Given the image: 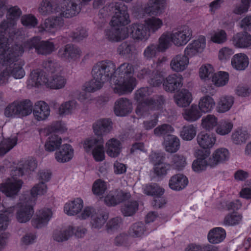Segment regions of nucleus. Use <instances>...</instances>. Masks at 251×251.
<instances>
[{"instance_id": "603ef678", "label": "nucleus", "mask_w": 251, "mask_h": 251, "mask_svg": "<svg viewBox=\"0 0 251 251\" xmlns=\"http://www.w3.org/2000/svg\"><path fill=\"white\" fill-rule=\"evenodd\" d=\"M15 207H10L0 213V230L6 229L9 224V218L14 212Z\"/></svg>"}, {"instance_id": "9d476101", "label": "nucleus", "mask_w": 251, "mask_h": 251, "mask_svg": "<svg viewBox=\"0 0 251 251\" xmlns=\"http://www.w3.org/2000/svg\"><path fill=\"white\" fill-rule=\"evenodd\" d=\"M84 148L86 152L92 151L96 161H101L104 159L103 140L102 137L87 139L84 144Z\"/></svg>"}, {"instance_id": "cd10ccee", "label": "nucleus", "mask_w": 251, "mask_h": 251, "mask_svg": "<svg viewBox=\"0 0 251 251\" xmlns=\"http://www.w3.org/2000/svg\"><path fill=\"white\" fill-rule=\"evenodd\" d=\"M189 64V59L184 55L178 54L172 59L170 66L171 68L176 72L185 70Z\"/></svg>"}, {"instance_id": "ea45409f", "label": "nucleus", "mask_w": 251, "mask_h": 251, "mask_svg": "<svg viewBox=\"0 0 251 251\" xmlns=\"http://www.w3.org/2000/svg\"><path fill=\"white\" fill-rule=\"evenodd\" d=\"M106 152L112 157H117L121 151V143L117 139H111L106 143Z\"/></svg>"}, {"instance_id": "338daca9", "label": "nucleus", "mask_w": 251, "mask_h": 251, "mask_svg": "<svg viewBox=\"0 0 251 251\" xmlns=\"http://www.w3.org/2000/svg\"><path fill=\"white\" fill-rule=\"evenodd\" d=\"M136 47L133 44H129L126 42L122 43L118 48L120 54L125 55L134 54L136 52Z\"/></svg>"}, {"instance_id": "f8f14e48", "label": "nucleus", "mask_w": 251, "mask_h": 251, "mask_svg": "<svg viewBox=\"0 0 251 251\" xmlns=\"http://www.w3.org/2000/svg\"><path fill=\"white\" fill-rule=\"evenodd\" d=\"M80 49L75 45L69 44L60 48L58 56L65 61L73 62L78 59L81 56Z\"/></svg>"}, {"instance_id": "6e6552de", "label": "nucleus", "mask_w": 251, "mask_h": 251, "mask_svg": "<svg viewBox=\"0 0 251 251\" xmlns=\"http://www.w3.org/2000/svg\"><path fill=\"white\" fill-rule=\"evenodd\" d=\"M165 102L166 98L164 96L155 95L138 104L136 112L139 115H143L149 110H160L163 108Z\"/></svg>"}, {"instance_id": "774afa93", "label": "nucleus", "mask_w": 251, "mask_h": 251, "mask_svg": "<svg viewBox=\"0 0 251 251\" xmlns=\"http://www.w3.org/2000/svg\"><path fill=\"white\" fill-rule=\"evenodd\" d=\"M174 131L173 127L168 124H163L156 127L153 130L154 134L158 137L170 135V133Z\"/></svg>"}, {"instance_id": "4c0bfd02", "label": "nucleus", "mask_w": 251, "mask_h": 251, "mask_svg": "<svg viewBox=\"0 0 251 251\" xmlns=\"http://www.w3.org/2000/svg\"><path fill=\"white\" fill-rule=\"evenodd\" d=\"M62 143V139L55 133L51 134L47 140L45 147L47 151H53L59 149Z\"/></svg>"}, {"instance_id": "393cba45", "label": "nucleus", "mask_w": 251, "mask_h": 251, "mask_svg": "<svg viewBox=\"0 0 251 251\" xmlns=\"http://www.w3.org/2000/svg\"><path fill=\"white\" fill-rule=\"evenodd\" d=\"M32 111H33L35 119L38 121L46 119L50 114V107L44 101L36 102L34 104V108H32Z\"/></svg>"}, {"instance_id": "bb28decb", "label": "nucleus", "mask_w": 251, "mask_h": 251, "mask_svg": "<svg viewBox=\"0 0 251 251\" xmlns=\"http://www.w3.org/2000/svg\"><path fill=\"white\" fill-rule=\"evenodd\" d=\"M55 152V158L59 162L64 163L70 160L74 154V150L69 144H64Z\"/></svg>"}, {"instance_id": "e2e57ef3", "label": "nucleus", "mask_w": 251, "mask_h": 251, "mask_svg": "<svg viewBox=\"0 0 251 251\" xmlns=\"http://www.w3.org/2000/svg\"><path fill=\"white\" fill-rule=\"evenodd\" d=\"M160 52L157 45L155 44H151L148 46L143 52L144 58L147 60H150L157 55V53Z\"/></svg>"}, {"instance_id": "f3484780", "label": "nucleus", "mask_w": 251, "mask_h": 251, "mask_svg": "<svg viewBox=\"0 0 251 251\" xmlns=\"http://www.w3.org/2000/svg\"><path fill=\"white\" fill-rule=\"evenodd\" d=\"M33 204L26 201L19 207L16 212V219L21 223L28 221L34 213Z\"/></svg>"}, {"instance_id": "4468645a", "label": "nucleus", "mask_w": 251, "mask_h": 251, "mask_svg": "<svg viewBox=\"0 0 251 251\" xmlns=\"http://www.w3.org/2000/svg\"><path fill=\"white\" fill-rule=\"evenodd\" d=\"M210 153L209 150H199L196 152L197 159L194 161L192 164L193 170L198 173L201 172L209 166V159L207 161L206 159Z\"/></svg>"}, {"instance_id": "9b49d317", "label": "nucleus", "mask_w": 251, "mask_h": 251, "mask_svg": "<svg viewBox=\"0 0 251 251\" xmlns=\"http://www.w3.org/2000/svg\"><path fill=\"white\" fill-rule=\"evenodd\" d=\"M171 34L172 42L179 47L186 45L190 40L193 31L188 25H183L174 29Z\"/></svg>"}, {"instance_id": "2f4dec72", "label": "nucleus", "mask_w": 251, "mask_h": 251, "mask_svg": "<svg viewBox=\"0 0 251 251\" xmlns=\"http://www.w3.org/2000/svg\"><path fill=\"white\" fill-rule=\"evenodd\" d=\"M226 232L222 227H215L211 229L207 235V239L209 243L213 244H218L222 242L226 238Z\"/></svg>"}, {"instance_id": "a18cd8bd", "label": "nucleus", "mask_w": 251, "mask_h": 251, "mask_svg": "<svg viewBox=\"0 0 251 251\" xmlns=\"http://www.w3.org/2000/svg\"><path fill=\"white\" fill-rule=\"evenodd\" d=\"M242 215L238 212H233L226 215L223 221V224L226 226H234L242 221Z\"/></svg>"}, {"instance_id": "37998d69", "label": "nucleus", "mask_w": 251, "mask_h": 251, "mask_svg": "<svg viewBox=\"0 0 251 251\" xmlns=\"http://www.w3.org/2000/svg\"><path fill=\"white\" fill-rule=\"evenodd\" d=\"M42 65L45 71L48 73V75L50 74L52 75L55 74H59L61 71L59 64L55 60H48L44 61Z\"/></svg>"}, {"instance_id": "dca6fc26", "label": "nucleus", "mask_w": 251, "mask_h": 251, "mask_svg": "<svg viewBox=\"0 0 251 251\" xmlns=\"http://www.w3.org/2000/svg\"><path fill=\"white\" fill-rule=\"evenodd\" d=\"M37 163L35 159L30 158L25 161H21L18 164L16 169L12 172L13 176H22L31 172H33L36 169Z\"/></svg>"}, {"instance_id": "39448f33", "label": "nucleus", "mask_w": 251, "mask_h": 251, "mask_svg": "<svg viewBox=\"0 0 251 251\" xmlns=\"http://www.w3.org/2000/svg\"><path fill=\"white\" fill-rule=\"evenodd\" d=\"M46 74V72L44 70L37 69L31 72L30 77L36 86L45 84L54 89H59L64 87L66 80L59 74H55L50 77H48Z\"/></svg>"}, {"instance_id": "6e6d98bb", "label": "nucleus", "mask_w": 251, "mask_h": 251, "mask_svg": "<svg viewBox=\"0 0 251 251\" xmlns=\"http://www.w3.org/2000/svg\"><path fill=\"white\" fill-rule=\"evenodd\" d=\"M145 24L149 29V34L151 32H155L163 25L162 20L158 18L152 17L145 21Z\"/></svg>"}, {"instance_id": "a878e982", "label": "nucleus", "mask_w": 251, "mask_h": 251, "mask_svg": "<svg viewBox=\"0 0 251 251\" xmlns=\"http://www.w3.org/2000/svg\"><path fill=\"white\" fill-rule=\"evenodd\" d=\"M188 183L187 177L183 174H178L173 176L169 180L170 188L175 191H180L184 189Z\"/></svg>"}, {"instance_id": "e433bc0d", "label": "nucleus", "mask_w": 251, "mask_h": 251, "mask_svg": "<svg viewBox=\"0 0 251 251\" xmlns=\"http://www.w3.org/2000/svg\"><path fill=\"white\" fill-rule=\"evenodd\" d=\"M164 145L167 151L175 152L179 149V140L175 135H168L164 138Z\"/></svg>"}, {"instance_id": "f03ea898", "label": "nucleus", "mask_w": 251, "mask_h": 251, "mask_svg": "<svg viewBox=\"0 0 251 251\" xmlns=\"http://www.w3.org/2000/svg\"><path fill=\"white\" fill-rule=\"evenodd\" d=\"M133 66L128 62L121 64L114 74L113 87L115 93L123 95L131 93L137 84V80L134 76Z\"/></svg>"}, {"instance_id": "ddd939ff", "label": "nucleus", "mask_w": 251, "mask_h": 251, "mask_svg": "<svg viewBox=\"0 0 251 251\" xmlns=\"http://www.w3.org/2000/svg\"><path fill=\"white\" fill-rule=\"evenodd\" d=\"M183 77L178 74H174L168 75L164 80L163 87L168 92L175 93L179 90L182 86Z\"/></svg>"}, {"instance_id": "412c9836", "label": "nucleus", "mask_w": 251, "mask_h": 251, "mask_svg": "<svg viewBox=\"0 0 251 251\" xmlns=\"http://www.w3.org/2000/svg\"><path fill=\"white\" fill-rule=\"evenodd\" d=\"M13 180H9L5 183L1 184L0 190L7 197L17 195L23 184L21 179L16 180L13 177Z\"/></svg>"}, {"instance_id": "1a4fd4ad", "label": "nucleus", "mask_w": 251, "mask_h": 251, "mask_svg": "<svg viewBox=\"0 0 251 251\" xmlns=\"http://www.w3.org/2000/svg\"><path fill=\"white\" fill-rule=\"evenodd\" d=\"M25 49L28 50L35 49L39 54L48 55L51 53L55 49L53 43L49 41H41L38 37H34L24 44Z\"/></svg>"}, {"instance_id": "f257e3e1", "label": "nucleus", "mask_w": 251, "mask_h": 251, "mask_svg": "<svg viewBox=\"0 0 251 251\" xmlns=\"http://www.w3.org/2000/svg\"><path fill=\"white\" fill-rule=\"evenodd\" d=\"M10 42H0V63L2 65L9 66L8 71L16 79H21L25 75L22 66L24 61L19 57L24 52L22 46L15 45L9 47Z\"/></svg>"}, {"instance_id": "5701e85b", "label": "nucleus", "mask_w": 251, "mask_h": 251, "mask_svg": "<svg viewBox=\"0 0 251 251\" xmlns=\"http://www.w3.org/2000/svg\"><path fill=\"white\" fill-rule=\"evenodd\" d=\"M128 31L136 39L147 40L150 36L149 29L145 23L133 24L129 26Z\"/></svg>"}, {"instance_id": "4be33fe9", "label": "nucleus", "mask_w": 251, "mask_h": 251, "mask_svg": "<svg viewBox=\"0 0 251 251\" xmlns=\"http://www.w3.org/2000/svg\"><path fill=\"white\" fill-rule=\"evenodd\" d=\"M52 216V212L49 208H44L40 210L37 213L35 218L32 221L33 226L40 228L46 226Z\"/></svg>"}, {"instance_id": "72a5a7b5", "label": "nucleus", "mask_w": 251, "mask_h": 251, "mask_svg": "<svg viewBox=\"0 0 251 251\" xmlns=\"http://www.w3.org/2000/svg\"><path fill=\"white\" fill-rule=\"evenodd\" d=\"M249 63L247 55L244 53H238L234 55L231 59V64L237 70H244Z\"/></svg>"}, {"instance_id": "49530a36", "label": "nucleus", "mask_w": 251, "mask_h": 251, "mask_svg": "<svg viewBox=\"0 0 251 251\" xmlns=\"http://www.w3.org/2000/svg\"><path fill=\"white\" fill-rule=\"evenodd\" d=\"M184 118L189 122L197 121L201 117L199 108L196 105H192L191 107L185 110Z\"/></svg>"}, {"instance_id": "473e14b6", "label": "nucleus", "mask_w": 251, "mask_h": 251, "mask_svg": "<svg viewBox=\"0 0 251 251\" xmlns=\"http://www.w3.org/2000/svg\"><path fill=\"white\" fill-rule=\"evenodd\" d=\"M83 207V201L77 198L65 204L64 210L68 215H75L79 213Z\"/></svg>"}, {"instance_id": "052dcab7", "label": "nucleus", "mask_w": 251, "mask_h": 251, "mask_svg": "<svg viewBox=\"0 0 251 251\" xmlns=\"http://www.w3.org/2000/svg\"><path fill=\"white\" fill-rule=\"evenodd\" d=\"M77 106V102L75 100L66 101L59 107V112L60 115L71 114L74 111Z\"/></svg>"}, {"instance_id": "a211bd4d", "label": "nucleus", "mask_w": 251, "mask_h": 251, "mask_svg": "<svg viewBox=\"0 0 251 251\" xmlns=\"http://www.w3.org/2000/svg\"><path fill=\"white\" fill-rule=\"evenodd\" d=\"M206 39L204 36H200L197 40L188 45L184 50V55L189 58L202 51L205 47Z\"/></svg>"}, {"instance_id": "20e7f679", "label": "nucleus", "mask_w": 251, "mask_h": 251, "mask_svg": "<svg viewBox=\"0 0 251 251\" xmlns=\"http://www.w3.org/2000/svg\"><path fill=\"white\" fill-rule=\"evenodd\" d=\"M111 13L114 14L111 20V25L125 26L130 22L127 7L122 2L110 4L108 6L103 7L99 11V14L103 18L110 15Z\"/></svg>"}, {"instance_id": "5fc2aeb1", "label": "nucleus", "mask_w": 251, "mask_h": 251, "mask_svg": "<svg viewBox=\"0 0 251 251\" xmlns=\"http://www.w3.org/2000/svg\"><path fill=\"white\" fill-rule=\"evenodd\" d=\"M212 75L211 81L217 86H222L226 85L228 81V74L225 72H219L214 73Z\"/></svg>"}, {"instance_id": "864d4df0", "label": "nucleus", "mask_w": 251, "mask_h": 251, "mask_svg": "<svg viewBox=\"0 0 251 251\" xmlns=\"http://www.w3.org/2000/svg\"><path fill=\"white\" fill-rule=\"evenodd\" d=\"M171 34L168 32L163 33L159 38L157 45L159 51L164 52L168 49L171 45Z\"/></svg>"}, {"instance_id": "aec40b11", "label": "nucleus", "mask_w": 251, "mask_h": 251, "mask_svg": "<svg viewBox=\"0 0 251 251\" xmlns=\"http://www.w3.org/2000/svg\"><path fill=\"white\" fill-rule=\"evenodd\" d=\"M132 109V103L126 98H120L115 102L114 112L118 116H125L131 113Z\"/></svg>"}, {"instance_id": "7ed1b4c3", "label": "nucleus", "mask_w": 251, "mask_h": 251, "mask_svg": "<svg viewBox=\"0 0 251 251\" xmlns=\"http://www.w3.org/2000/svg\"><path fill=\"white\" fill-rule=\"evenodd\" d=\"M22 14L18 6H10L7 8V21L0 24V42H10L16 34V22Z\"/></svg>"}, {"instance_id": "79ce46f5", "label": "nucleus", "mask_w": 251, "mask_h": 251, "mask_svg": "<svg viewBox=\"0 0 251 251\" xmlns=\"http://www.w3.org/2000/svg\"><path fill=\"white\" fill-rule=\"evenodd\" d=\"M17 137L3 139L0 143V156H2L9 151L17 144Z\"/></svg>"}, {"instance_id": "c756f323", "label": "nucleus", "mask_w": 251, "mask_h": 251, "mask_svg": "<svg viewBox=\"0 0 251 251\" xmlns=\"http://www.w3.org/2000/svg\"><path fill=\"white\" fill-rule=\"evenodd\" d=\"M229 157L228 151L225 148L217 149L213 154L212 158H209V166L214 167L218 163L227 160Z\"/></svg>"}, {"instance_id": "680f3d73", "label": "nucleus", "mask_w": 251, "mask_h": 251, "mask_svg": "<svg viewBox=\"0 0 251 251\" xmlns=\"http://www.w3.org/2000/svg\"><path fill=\"white\" fill-rule=\"evenodd\" d=\"M93 79L86 83L84 90L86 92H94L100 89L105 81H102L99 79H96L95 76H93Z\"/></svg>"}, {"instance_id": "c03bdc74", "label": "nucleus", "mask_w": 251, "mask_h": 251, "mask_svg": "<svg viewBox=\"0 0 251 251\" xmlns=\"http://www.w3.org/2000/svg\"><path fill=\"white\" fill-rule=\"evenodd\" d=\"M215 102L212 97L205 96L200 99L199 109L204 113L210 112L214 107Z\"/></svg>"}, {"instance_id": "7c9ffc66", "label": "nucleus", "mask_w": 251, "mask_h": 251, "mask_svg": "<svg viewBox=\"0 0 251 251\" xmlns=\"http://www.w3.org/2000/svg\"><path fill=\"white\" fill-rule=\"evenodd\" d=\"M165 5L166 0H150L145 12L150 15H157L162 12Z\"/></svg>"}, {"instance_id": "bf43d9fd", "label": "nucleus", "mask_w": 251, "mask_h": 251, "mask_svg": "<svg viewBox=\"0 0 251 251\" xmlns=\"http://www.w3.org/2000/svg\"><path fill=\"white\" fill-rule=\"evenodd\" d=\"M144 193L147 195L155 197L157 195H163L164 190L156 183H151L144 187Z\"/></svg>"}, {"instance_id": "a19ab883", "label": "nucleus", "mask_w": 251, "mask_h": 251, "mask_svg": "<svg viewBox=\"0 0 251 251\" xmlns=\"http://www.w3.org/2000/svg\"><path fill=\"white\" fill-rule=\"evenodd\" d=\"M17 137L3 139L0 143V156H2L9 151L17 144Z\"/></svg>"}, {"instance_id": "0eeeda50", "label": "nucleus", "mask_w": 251, "mask_h": 251, "mask_svg": "<svg viewBox=\"0 0 251 251\" xmlns=\"http://www.w3.org/2000/svg\"><path fill=\"white\" fill-rule=\"evenodd\" d=\"M32 103L29 100L22 101H14L9 104L5 109L4 115L7 117L15 115L25 116L31 113Z\"/></svg>"}, {"instance_id": "2eb2a0df", "label": "nucleus", "mask_w": 251, "mask_h": 251, "mask_svg": "<svg viewBox=\"0 0 251 251\" xmlns=\"http://www.w3.org/2000/svg\"><path fill=\"white\" fill-rule=\"evenodd\" d=\"M230 42L236 48L247 49L251 46V35L248 32H239L233 35Z\"/></svg>"}, {"instance_id": "f704fd0d", "label": "nucleus", "mask_w": 251, "mask_h": 251, "mask_svg": "<svg viewBox=\"0 0 251 251\" xmlns=\"http://www.w3.org/2000/svg\"><path fill=\"white\" fill-rule=\"evenodd\" d=\"M111 27L105 29V36L109 41L119 42L126 38V36L122 33V30L119 27L111 25Z\"/></svg>"}, {"instance_id": "0e129e2a", "label": "nucleus", "mask_w": 251, "mask_h": 251, "mask_svg": "<svg viewBox=\"0 0 251 251\" xmlns=\"http://www.w3.org/2000/svg\"><path fill=\"white\" fill-rule=\"evenodd\" d=\"M145 231L144 224L142 222L133 224L129 229V233L135 237H141Z\"/></svg>"}, {"instance_id": "de8ad7c7", "label": "nucleus", "mask_w": 251, "mask_h": 251, "mask_svg": "<svg viewBox=\"0 0 251 251\" xmlns=\"http://www.w3.org/2000/svg\"><path fill=\"white\" fill-rule=\"evenodd\" d=\"M164 77L162 72L157 70L152 71L148 82L151 86L158 87L164 82Z\"/></svg>"}, {"instance_id": "13d9d810", "label": "nucleus", "mask_w": 251, "mask_h": 251, "mask_svg": "<svg viewBox=\"0 0 251 251\" xmlns=\"http://www.w3.org/2000/svg\"><path fill=\"white\" fill-rule=\"evenodd\" d=\"M73 233V227L70 226L64 230L55 231L53 234V239L57 242H63L67 240Z\"/></svg>"}, {"instance_id": "c85d7f7f", "label": "nucleus", "mask_w": 251, "mask_h": 251, "mask_svg": "<svg viewBox=\"0 0 251 251\" xmlns=\"http://www.w3.org/2000/svg\"><path fill=\"white\" fill-rule=\"evenodd\" d=\"M198 144L203 149V150H209L214 145L216 138L213 134L204 132L199 133L197 137Z\"/></svg>"}, {"instance_id": "3c124183", "label": "nucleus", "mask_w": 251, "mask_h": 251, "mask_svg": "<svg viewBox=\"0 0 251 251\" xmlns=\"http://www.w3.org/2000/svg\"><path fill=\"white\" fill-rule=\"evenodd\" d=\"M196 135V127L193 125L184 126L180 131V136L184 140L191 141Z\"/></svg>"}, {"instance_id": "6ab92c4d", "label": "nucleus", "mask_w": 251, "mask_h": 251, "mask_svg": "<svg viewBox=\"0 0 251 251\" xmlns=\"http://www.w3.org/2000/svg\"><path fill=\"white\" fill-rule=\"evenodd\" d=\"M39 12L43 15H48L60 12L58 0H43L38 8Z\"/></svg>"}, {"instance_id": "c9c22d12", "label": "nucleus", "mask_w": 251, "mask_h": 251, "mask_svg": "<svg viewBox=\"0 0 251 251\" xmlns=\"http://www.w3.org/2000/svg\"><path fill=\"white\" fill-rule=\"evenodd\" d=\"M176 104L179 107L188 106L192 100L191 94L186 89H182L174 97Z\"/></svg>"}, {"instance_id": "8fccbe9b", "label": "nucleus", "mask_w": 251, "mask_h": 251, "mask_svg": "<svg viewBox=\"0 0 251 251\" xmlns=\"http://www.w3.org/2000/svg\"><path fill=\"white\" fill-rule=\"evenodd\" d=\"M138 208V203L135 201H128L121 207V211L125 216H131L134 214Z\"/></svg>"}, {"instance_id": "b1692460", "label": "nucleus", "mask_w": 251, "mask_h": 251, "mask_svg": "<svg viewBox=\"0 0 251 251\" xmlns=\"http://www.w3.org/2000/svg\"><path fill=\"white\" fill-rule=\"evenodd\" d=\"M112 123L109 119H101L96 122L93 126L94 132L97 135V138L108 133L112 129Z\"/></svg>"}, {"instance_id": "423d86ee", "label": "nucleus", "mask_w": 251, "mask_h": 251, "mask_svg": "<svg viewBox=\"0 0 251 251\" xmlns=\"http://www.w3.org/2000/svg\"><path fill=\"white\" fill-rule=\"evenodd\" d=\"M116 71L115 64L109 60L99 61L92 69L93 76L96 79L107 82L114 77Z\"/></svg>"}, {"instance_id": "69168bd1", "label": "nucleus", "mask_w": 251, "mask_h": 251, "mask_svg": "<svg viewBox=\"0 0 251 251\" xmlns=\"http://www.w3.org/2000/svg\"><path fill=\"white\" fill-rule=\"evenodd\" d=\"M122 222V219L118 217L110 219L106 225V231L108 233H112L116 231L120 228Z\"/></svg>"}, {"instance_id": "58836bf2", "label": "nucleus", "mask_w": 251, "mask_h": 251, "mask_svg": "<svg viewBox=\"0 0 251 251\" xmlns=\"http://www.w3.org/2000/svg\"><path fill=\"white\" fill-rule=\"evenodd\" d=\"M250 134L248 131L243 128H238L232 134L231 140L236 145L245 143L249 138Z\"/></svg>"}, {"instance_id": "4d7b16f0", "label": "nucleus", "mask_w": 251, "mask_h": 251, "mask_svg": "<svg viewBox=\"0 0 251 251\" xmlns=\"http://www.w3.org/2000/svg\"><path fill=\"white\" fill-rule=\"evenodd\" d=\"M233 102L234 99L231 96L221 98L218 105V111L221 113L227 111L231 107Z\"/></svg>"}, {"instance_id": "09e8293b", "label": "nucleus", "mask_w": 251, "mask_h": 251, "mask_svg": "<svg viewBox=\"0 0 251 251\" xmlns=\"http://www.w3.org/2000/svg\"><path fill=\"white\" fill-rule=\"evenodd\" d=\"M47 185L43 182H41L35 185L31 190V198L28 200L34 204L35 198L37 195H42L47 192Z\"/></svg>"}]
</instances>
